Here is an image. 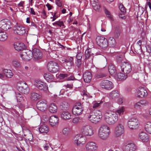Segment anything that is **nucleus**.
<instances>
[{
    "instance_id": "1",
    "label": "nucleus",
    "mask_w": 151,
    "mask_h": 151,
    "mask_svg": "<svg viewBox=\"0 0 151 151\" xmlns=\"http://www.w3.org/2000/svg\"><path fill=\"white\" fill-rule=\"evenodd\" d=\"M104 118L105 121L110 124H114L118 119L117 114L115 111L111 110L106 111L104 113Z\"/></svg>"
},
{
    "instance_id": "2",
    "label": "nucleus",
    "mask_w": 151,
    "mask_h": 151,
    "mask_svg": "<svg viewBox=\"0 0 151 151\" xmlns=\"http://www.w3.org/2000/svg\"><path fill=\"white\" fill-rule=\"evenodd\" d=\"M102 117L101 112L96 110L94 112H91L88 116V119L91 122L95 124L99 122Z\"/></svg>"
},
{
    "instance_id": "3",
    "label": "nucleus",
    "mask_w": 151,
    "mask_h": 151,
    "mask_svg": "<svg viewBox=\"0 0 151 151\" xmlns=\"http://www.w3.org/2000/svg\"><path fill=\"white\" fill-rule=\"evenodd\" d=\"M81 131L82 135L85 136H91L94 133L93 128L89 125H86L82 127Z\"/></svg>"
},
{
    "instance_id": "4",
    "label": "nucleus",
    "mask_w": 151,
    "mask_h": 151,
    "mask_svg": "<svg viewBox=\"0 0 151 151\" xmlns=\"http://www.w3.org/2000/svg\"><path fill=\"white\" fill-rule=\"evenodd\" d=\"M83 110V105L80 102L76 103L72 109L73 114L75 116H78L82 114Z\"/></svg>"
},
{
    "instance_id": "5",
    "label": "nucleus",
    "mask_w": 151,
    "mask_h": 151,
    "mask_svg": "<svg viewBox=\"0 0 151 151\" xmlns=\"http://www.w3.org/2000/svg\"><path fill=\"white\" fill-rule=\"evenodd\" d=\"M128 127L131 129L137 128L139 125V122L137 118H132L129 120L127 122Z\"/></svg>"
},
{
    "instance_id": "6",
    "label": "nucleus",
    "mask_w": 151,
    "mask_h": 151,
    "mask_svg": "<svg viewBox=\"0 0 151 151\" xmlns=\"http://www.w3.org/2000/svg\"><path fill=\"white\" fill-rule=\"evenodd\" d=\"M35 85L39 90L43 92H47L48 91L47 84L41 81H36L35 82Z\"/></svg>"
},
{
    "instance_id": "7",
    "label": "nucleus",
    "mask_w": 151,
    "mask_h": 151,
    "mask_svg": "<svg viewBox=\"0 0 151 151\" xmlns=\"http://www.w3.org/2000/svg\"><path fill=\"white\" fill-rule=\"evenodd\" d=\"M85 149L86 151H98V146L96 143L89 141L86 144Z\"/></svg>"
},
{
    "instance_id": "8",
    "label": "nucleus",
    "mask_w": 151,
    "mask_h": 151,
    "mask_svg": "<svg viewBox=\"0 0 151 151\" xmlns=\"http://www.w3.org/2000/svg\"><path fill=\"white\" fill-rule=\"evenodd\" d=\"M124 132V126L121 124L117 125L115 127L114 133L116 137H120L122 135Z\"/></svg>"
},
{
    "instance_id": "9",
    "label": "nucleus",
    "mask_w": 151,
    "mask_h": 151,
    "mask_svg": "<svg viewBox=\"0 0 151 151\" xmlns=\"http://www.w3.org/2000/svg\"><path fill=\"white\" fill-rule=\"evenodd\" d=\"M97 44L102 48H105L108 46V42L106 39L104 37L98 36L96 38Z\"/></svg>"
},
{
    "instance_id": "10",
    "label": "nucleus",
    "mask_w": 151,
    "mask_h": 151,
    "mask_svg": "<svg viewBox=\"0 0 151 151\" xmlns=\"http://www.w3.org/2000/svg\"><path fill=\"white\" fill-rule=\"evenodd\" d=\"M10 22L7 19H4L0 21V28L4 30H7L11 27Z\"/></svg>"
},
{
    "instance_id": "11",
    "label": "nucleus",
    "mask_w": 151,
    "mask_h": 151,
    "mask_svg": "<svg viewBox=\"0 0 151 151\" xmlns=\"http://www.w3.org/2000/svg\"><path fill=\"white\" fill-rule=\"evenodd\" d=\"M47 68L49 71L53 73L57 72L59 70L58 64L53 62H50L48 63Z\"/></svg>"
},
{
    "instance_id": "12",
    "label": "nucleus",
    "mask_w": 151,
    "mask_h": 151,
    "mask_svg": "<svg viewBox=\"0 0 151 151\" xmlns=\"http://www.w3.org/2000/svg\"><path fill=\"white\" fill-rule=\"evenodd\" d=\"M100 86L101 88L106 90H110L113 87V85L112 83L107 80L102 81L100 83Z\"/></svg>"
},
{
    "instance_id": "13",
    "label": "nucleus",
    "mask_w": 151,
    "mask_h": 151,
    "mask_svg": "<svg viewBox=\"0 0 151 151\" xmlns=\"http://www.w3.org/2000/svg\"><path fill=\"white\" fill-rule=\"evenodd\" d=\"M37 109L41 111H45L47 108V102L45 100H40L36 104Z\"/></svg>"
},
{
    "instance_id": "14",
    "label": "nucleus",
    "mask_w": 151,
    "mask_h": 151,
    "mask_svg": "<svg viewBox=\"0 0 151 151\" xmlns=\"http://www.w3.org/2000/svg\"><path fill=\"white\" fill-rule=\"evenodd\" d=\"M13 30L15 34L20 35H24L27 31L25 28L21 25L15 26Z\"/></svg>"
},
{
    "instance_id": "15",
    "label": "nucleus",
    "mask_w": 151,
    "mask_h": 151,
    "mask_svg": "<svg viewBox=\"0 0 151 151\" xmlns=\"http://www.w3.org/2000/svg\"><path fill=\"white\" fill-rule=\"evenodd\" d=\"M121 68L122 72L127 74L129 73L132 70L130 64L128 63L125 62L122 63Z\"/></svg>"
},
{
    "instance_id": "16",
    "label": "nucleus",
    "mask_w": 151,
    "mask_h": 151,
    "mask_svg": "<svg viewBox=\"0 0 151 151\" xmlns=\"http://www.w3.org/2000/svg\"><path fill=\"white\" fill-rule=\"evenodd\" d=\"M21 86H19L18 91L24 94H27L29 93V89L27 85L25 82L21 83Z\"/></svg>"
},
{
    "instance_id": "17",
    "label": "nucleus",
    "mask_w": 151,
    "mask_h": 151,
    "mask_svg": "<svg viewBox=\"0 0 151 151\" xmlns=\"http://www.w3.org/2000/svg\"><path fill=\"white\" fill-rule=\"evenodd\" d=\"M147 91L144 88H139L136 91V95L138 97H145L147 95Z\"/></svg>"
},
{
    "instance_id": "18",
    "label": "nucleus",
    "mask_w": 151,
    "mask_h": 151,
    "mask_svg": "<svg viewBox=\"0 0 151 151\" xmlns=\"http://www.w3.org/2000/svg\"><path fill=\"white\" fill-rule=\"evenodd\" d=\"M32 51L33 57L35 60H38L42 58V53L39 50L35 48L33 49Z\"/></svg>"
},
{
    "instance_id": "19",
    "label": "nucleus",
    "mask_w": 151,
    "mask_h": 151,
    "mask_svg": "<svg viewBox=\"0 0 151 151\" xmlns=\"http://www.w3.org/2000/svg\"><path fill=\"white\" fill-rule=\"evenodd\" d=\"M74 142L77 145L83 144L85 142V138L80 135H77L73 139Z\"/></svg>"
},
{
    "instance_id": "20",
    "label": "nucleus",
    "mask_w": 151,
    "mask_h": 151,
    "mask_svg": "<svg viewBox=\"0 0 151 151\" xmlns=\"http://www.w3.org/2000/svg\"><path fill=\"white\" fill-rule=\"evenodd\" d=\"M73 60L72 57H70L66 59H64L62 60L61 61L65 66L71 67L73 64Z\"/></svg>"
},
{
    "instance_id": "21",
    "label": "nucleus",
    "mask_w": 151,
    "mask_h": 151,
    "mask_svg": "<svg viewBox=\"0 0 151 151\" xmlns=\"http://www.w3.org/2000/svg\"><path fill=\"white\" fill-rule=\"evenodd\" d=\"M49 122L50 125L54 127L57 125L58 123V118L55 116H51L49 119Z\"/></svg>"
},
{
    "instance_id": "22",
    "label": "nucleus",
    "mask_w": 151,
    "mask_h": 151,
    "mask_svg": "<svg viewBox=\"0 0 151 151\" xmlns=\"http://www.w3.org/2000/svg\"><path fill=\"white\" fill-rule=\"evenodd\" d=\"M135 149L134 144L131 143H128L124 147V151H134Z\"/></svg>"
},
{
    "instance_id": "23",
    "label": "nucleus",
    "mask_w": 151,
    "mask_h": 151,
    "mask_svg": "<svg viewBox=\"0 0 151 151\" xmlns=\"http://www.w3.org/2000/svg\"><path fill=\"white\" fill-rule=\"evenodd\" d=\"M14 47L16 50L19 51L24 49L25 46L23 43L16 42L14 44Z\"/></svg>"
},
{
    "instance_id": "24",
    "label": "nucleus",
    "mask_w": 151,
    "mask_h": 151,
    "mask_svg": "<svg viewBox=\"0 0 151 151\" xmlns=\"http://www.w3.org/2000/svg\"><path fill=\"white\" fill-rule=\"evenodd\" d=\"M92 77V75L91 72L88 71L86 72L83 74V79L86 83L89 82Z\"/></svg>"
},
{
    "instance_id": "25",
    "label": "nucleus",
    "mask_w": 151,
    "mask_h": 151,
    "mask_svg": "<svg viewBox=\"0 0 151 151\" xmlns=\"http://www.w3.org/2000/svg\"><path fill=\"white\" fill-rule=\"evenodd\" d=\"M148 104V102L145 100L140 101L135 104L134 105V107L136 109L140 108L142 106H145Z\"/></svg>"
},
{
    "instance_id": "26",
    "label": "nucleus",
    "mask_w": 151,
    "mask_h": 151,
    "mask_svg": "<svg viewBox=\"0 0 151 151\" xmlns=\"http://www.w3.org/2000/svg\"><path fill=\"white\" fill-rule=\"evenodd\" d=\"M41 97V95L38 93L32 91L30 93V98L32 101H36L39 99Z\"/></svg>"
},
{
    "instance_id": "27",
    "label": "nucleus",
    "mask_w": 151,
    "mask_h": 151,
    "mask_svg": "<svg viewBox=\"0 0 151 151\" xmlns=\"http://www.w3.org/2000/svg\"><path fill=\"white\" fill-rule=\"evenodd\" d=\"M139 138L143 142H147L149 140V137L146 133L142 132L139 134Z\"/></svg>"
},
{
    "instance_id": "28",
    "label": "nucleus",
    "mask_w": 151,
    "mask_h": 151,
    "mask_svg": "<svg viewBox=\"0 0 151 151\" xmlns=\"http://www.w3.org/2000/svg\"><path fill=\"white\" fill-rule=\"evenodd\" d=\"M61 118L64 120L70 119L71 117L70 114L68 111H63L61 114Z\"/></svg>"
},
{
    "instance_id": "29",
    "label": "nucleus",
    "mask_w": 151,
    "mask_h": 151,
    "mask_svg": "<svg viewBox=\"0 0 151 151\" xmlns=\"http://www.w3.org/2000/svg\"><path fill=\"white\" fill-rule=\"evenodd\" d=\"M109 127L106 125H102L100 127L98 133H109Z\"/></svg>"
},
{
    "instance_id": "30",
    "label": "nucleus",
    "mask_w": 151,
    "mask_h": 151,
    "mask_svg": "<svg viewBox=\"0 0 151 151\" xmlns=\"http://www.w3.org/2000/svg\"><path fill=\"white\" fill-rule=\"evenodd\" d=\"M115 77H117L120 80H125L127 77V74L124 73L119 72L116 74Z\"/></svg>"
},
{
    "instance_id": "31",
    "label": "nucleus",
    "mask_w": 151,
    "mask_h": 151,
    "mask_svg": "<svg viewBox=\"0 0 151 151\" xmlns=\"http://www.w3.org/2000/svg\"><path fill=\"white\" fill-rule=\"evenodd\" d=\"M8 35L5 32L0 30V41H4L6 40Z\"/></svg>"
},
{
    "instance_id": "32",
    "label": "nucleus",
    "mask_w": 151,
    "mask_h": 151,
    "mask_svg": "<svg viewBox=\"0 0 151 151\" xmlns=\"http://www.w3.org/2000/svg\"><path fill=\"white\" fill-rule=\"evenodd\" d=\"M3 73L8 78H12L13 75L12 71L10 69H4L3 70Z\"/></svg>"
},
{
    "instance_id": "33",
    "label": "nucleus",
    "mask_w": 151,
    "mask_h": 151,
    "mask_svg": "<svg viewBox=\"0 0 151 151\" xmlns=\"http://www.w3.org/2000/svg\"><path fill=\"white\" fill-rule=\"evenodd\" d=\"M109 135V133H98L99 138L103 140L106 139Z\"/></svg>"
},
{
    "instance_id": "34",
    "label": "nucleus",
    "mask_w": 151,
    "mask_h": 151,
    "mask_svg": "<svg viewBox=\"0 0 151 151\" xmlns=\"http://www.w3.org/2000/svg\"><path fill=\"white\" fill-rule=\"evenodd\" d=\"M145 128L147 132L151 134V121H147L146 122Z\"/></svg>"
},
{
    "instance_id": "35",
    "label": "nucleus",
    "mask_w": 151,
    "mask_h": 151,
    "mask_svg": "<svg viewBox=\"0 0 151 151\" xmlns=\"http://www.w3.org/2000/svg\"><path fill=\"white\" fill-rule=\"evenodd\" d=\"M44 78L48 82H51L54 80L53 75L49 73L45 74Z\"/></svg>"
},
{
    "instance_id": "36",
    "label": "nucleus",
    "mask_w": 151,
    "mask_h": 151,
    "mask_svg": "<svg viewBox=\"0 0 151 151\" xmlns=\"http://www.w3.org/2000/svg\"><path fill=\"white\" fill-rule=\"evenodd\" d=\"M109 72L112 76L115 77L116 75V70L114 66L112 65H110L109 67Z\"/></svg>"
},
{
    "instance_id": "37",
    "label": "nucleus",
    "mask_w": 151,
    "mask_h": 151,
    "mask_svg": "<svg viewBox=\"0 0 151 151\" xmlns=\"http://www.w3.org/2000/svg\"><path fill=\"white\" fill-rule=\"evenodd\" d=\"M39 130L41 133H47L49 131L48 127L46 125L41 126L39 129Z\"/></svg>"
},
{
    "instance_id": "38",
    "label": "nucleus",
    "mask_w": 151,
    "mask_h": 151,
    "mask_svg": "<svg viewBox=\"0 0 151 151\" xmlns=\"http://www.w3.org/2000/svg\"><path fill=\"white\" fill-rule=\"evenodd\" d=\"M119 92L117 91H113L111 92L110 96L113 99H115L119 96Z\"/></svg>"
},
{
    "instance_id": "39",
    "label": "nucleus",
    "mask_w": 151,
    "mask_h": 151,
    "mask_svg": "<svg viewBox=\"0 0 151 151\" xmlns=\"http://www.w3.org/2000/svg\"><path fill=\"white\" fill-rule=\"evenodd\" d=\"M12 64L15 68H20L21 66L19 62L16 60H14L12 61Z\"/></svg>"
},
{
    "instance_id": "40",
    "label": "nucleus",
    "mask_w": 151,
    "mask_h": 151,
    "mask_svg": "<svg viewBox=\"0 0 151 151\" xmlns=\"http://www.w3.org/2000/svg\"><path fill=\"white\" fill-rule=\"evenodd\" d=\"M49 109L50 112L55 113L57 111V107L54 104H51L49 106Z\"/></svg>"
},
{
    "instance_id": "41",
    "label": "nucleus",
    "mask_w": 151,
    "mask_h": 151,
    "mask_svg": "<svg viewBox=\"0 0 151 151\" xmlns=\"http://www.w3.org/2000/svg\"><path fill=\"white\" fill-rule=\"evenodd\" d=\"M82 120V118L76 117L73 118L72 119V122L75 124H77L81 122Z\"/></svg>"
},
{
    "instance_id": "42",
    "label": "nucleus",
    "mask_w": 151,
    "mask_h": 151,
    "mask_svg": "<svg viewBox=\"0 0 151 151\" xmlns=\"http://www.w3.org/2000/svg\"><path fill=\"white\" fill-rule=\"evenodd\" d=\"M112 47H114L116 45L115 41L113 37H110L108 39V44Z\"/></svg>"
},
{
    "instance_id": "43",
    "label": "nucleus",
    "mask_w": 151,
    "mask_h": 151,
    "mask_svg": "<svg viewBox=\"0 0 151 151\" xmlns=\"http://www.w3.org/2000/svg\"><path fill=\"white\" fill-rule=\"evenodd\" d=\"M20 56L22 59L26 61L29 60L28 57H27V52L23 51L21 53Z\"/></svg>"
},
{
    "instance_id": "44",
    "label": "nucleus",
    "mask_w": 151,
    "mask_h": 151,
    "mask_svg": "<svg viewBox=\"0 0 151 151\" xmlns=\"http://www.w3.org/2000/svg\"><path fill=\"white\" fill-rule=\"evenodd\" d=\"M105 13L106 14L107 17L111 21H114V19L112 15L111 14V13L107 9L105 10Z\"/></svg>"
},
{
    "instance_id": "45",
    "label": "nucleus",
    "mask_w": 151,
    "mask_h": 151,
    "mask_svg": "<svg viewBox=\"0 0 151 151\" xmlns=\"http://www.w3.org/2000/svg\"><path fill=\"white\" fill-rule=\"evenodd\" d=\"M85 55L86 58H88L92 54L95 55V53H92L91 52V49H87L85 52Z\"/></svg>"
},
{
    "instance_id": "46",
    "label": "nucleus",
    "mask_w": 151,
    "mask_h": 151,
    "mask_svg": "<svg viewBox=\"0 0 151 151\" xmlns=\"http://www.w3.org/2000/svg\"><path fill=\"white\" fill-rule=\"evenodd\" d=\"M70 131V130L69 128L65 127L63 129L62 133L64 135L67 136L69 134Z\"/></svg>"
},
{
    "instance_id": "47",
    "label": "nucleus",
    "mask_w": 151,
    "mask_h": 151,
    "mask_svg": "<svg viewBox=\"0 0 151 151\" xmlns=\"http://www.w3.org/2000/svg\"><path fill=\"white\" fill-rule=\"evenodd\" d=\"M125 111V108L124 106H122L118 109L115 112L117 113L119 115L121 116L123 114Z\"/></svg>"
},
{
    "instance_id": "48",
    "label": "nucleus",
    "mask_w": 151,
    "mask_h": 151,
    "mask_svg": "<svg viewBox=\"0 0 151 151\" xmlns=\"http://www.w3.org/2000/svg\"><path fill=\"white\" fill-rule=\"evenodd\" d=\"M43 142L44 143L43 147L44 149L45 150H47L49 148L50 146L49 142L46 141H44Z\"/></svg>"
},
{
    "instance_id": "49",
    "label": "nucleus",
    "mask_w": 151,
    "mask_h": 151,
    "mask_svg": "<svg viewBox=\"0 0 151 151\" xmlns=\"http://www.w3.org/2000/svg\"><path fill=\"white\" fill-rule=\"evenodd\" d=\"M62 107L63 110H67L70 108V106L67 103H64L62 105Z\"/></svg>"
},
{
    "instance_id": "50",
    "label": "nucleus",
    "mask_w": 151,
    "mask_h": 151,
    "mask_svg": "<svg viewBox=\"0 0 151 151\" xmlns=\"http://www.w3.org/2000/svg\"><path fill=\"white\" fill-rule=\"evenodd\" d=\"M102 103L103 101H98V102L94 101L93 102V108H95L99 107Z\"/></svg>"
},
{
    "instance_id": "51",
    "label": "nucleus",
    "mask_w": 151,
    "mask_h": 151,
    "mask_svg": "<svg viewBox=\"0 0 151 151\" xmlns=\"http://www.w3.org/2000/svg\"><path fill=\"white\" fill-rule=\"evenodd\" d=\"M70 74L69 73L66 74H60L58 75V77L60 79H63L67 78V77L69 76Z\"/></svg>"
},
{
    "instance_id": "52",
    "label": "nucleus",
    "mask_w": 151,
    "mask_h": 151,
    "mask_svg": "<svg viewBox=\"0 0 151 151\" xmlns=\"http://www.w3.org/2000/svg\"><path fill=\"white\" fill-rule=\"evenodd\" d=\"M93 7L94 10L97 11H99L100 9V6L99 3H97L95 4H93L92 5Z\"/></svg>"
},
{
    "instance_id": "53",
    "label": "nucleus",
    "mask_w": 151,
    "mask_h": 151,
    "mask_svg": "<svg viewBox=\"0 0 151 151\" xmlns=\"http://www.w3.org/2000/svg\"><path fill=\"white\" fill-rule=\"evenodd\" d=\"M119 7L121 12L124 14L126 12L125 8L122 3H120L119 4Z\"/></svg>"
},
{
    "instance_id": "54",
    "label": "nucleus",
    "mask_w": 151,
    "mask_h": 151,
    "mask_svg": "<svg viewBox=\"0 0 151 151\" xmlns=\"http://www.w3.org/2000/svg\"><path fill=\"white\" fill-rule=\"evenodd\" d=\"M16 98L18 102H22L24 100L23 97L21 96L19 93L17 95Z\"/></svg>"
},
{
    "instance_id": "55",
    "label": "nucleus",
    "mask_w": 151,
    "mask_h": 151,
    "mask_svg": "<svg viewBox=\"0 0 151 151\" xmlns=\"http://www.w3.org/2000/svg\"><path fill=\"white\" fill-rule=\"evenodd\" d=\"M106 76V75L101 73H98L95 75V77L97 78H100Z\"/></svg>"
},
{
    "instance_id": "56",
    "label": "nucleus",
    "mask_w": 151,
    "mask_h": 151,
    "mask_svg": "<svg viewBox=\"0 0 151 151\" xmlns=\"http://www.w3.org/2000/svg\"><path fill=\"white\" fill-rule=\"evenodd\" d=\"M26 52L27 55V57H28V58H29V60L32 58H33L32 52L30 50H27Z\"/></svg>"
},
{
    "instance_id": "57",
    "label": "nucleus",
    "mask_w": 151,
    "mask_h": 151,
    "mask_svg": "<svg viewBox=\"0 0 151 151\" xmlns=\"http://www.w3.org/2000/svg\"><path fill=\"white\" fill-rule=\"evenodd\" d=\"M147 51L150 54L151 52V44H148L146 46Z\"/></svg>"
},
{
    "instance_id": "58",
    "label": "nucleus",
    "mask_w": 151,
    "mask_h": 151,
    "mask_svg": "<svg viewBox=\"0 0 151 151\" xmlns=\"http://www.w3.org/2000/svg\"><path fill=\"white\" fill-rule=\"evenodd\" d=\"M55 3L56 4L58 7H62V3L60 0H55Z\"/></svg>"
},
{
    "instance_id": "59",
    "label": "nucleus",
    "mask_w": 151,
    "mask_h": 151,
    "mask_svg": "<svg viewBox=\"0 0 151 151\" xmlns=\"http://www.w3.org/2000/svg\"><path fill=\"white\" fill-rule=\"evenodd\" d=\"M27 138L28 141H32L33 139V137L32 134L29 132L28 134Z\"/></svg>"
},
{
    "instance_id": "60",
    "label": "nucleus",
    "mask_w": 151,
    "mask_h": 151,
    "mask_svg": "<svg viewBox=\"0 0 151 151\" xmlns=\"http://www.w3.org/2000/svg\"><path fill=\"white\" fill-rule=\"evenodd\" d=\"M82 54L81 52L78 53L76 56V59H81L82 58Z\"/></svg>"
},
{
    "instance_id": "61",
    "label": "nucleus",
    "mask_w": 151,
    "mask_h": 151,
    "mask_svg": "<svg viewBox=\"0 0 151 151\" xmlns=\"http://www.w3.org/2000/svg\"><path fill=\"white\" fill-rule=\"evenodd\" d=\"M56 23H57V25H58L60 27L64 26V24L62 21H57V22Z\"/></svg>"
},
{
    "instance_id": "62",
    "label": "nucleus",
    "mask_w": 151,
    "mask_h": 151,
    "mask_svg": "<svg viewBox=\"0 0 151 151\" xmlns=\"http://www.w3.org/2000/svg\"><path fill=\"white\" fill-rule=\"evenodd\" d=\"M76 65L78 67H79L81 64V59H77L76 62Z\"/></svg>"
},
{
    "instance_id": "63",
    "label": "nucleus",
    "mask_w": 151,
    "mask_h": 151,
    "mask_svg": "<svg viewBox=\"0 0 151 151\" xmlns=\"http://www.w3.org/2000/svg\"><path fill=\"white\" fill-rule=\"evenodd\" d=\"M90 1L92 5L93 4H95L97 3H99L98 0H91Z\"/></svg>"
},
{
    "instance_id": "64",
    "label": "nucleus",
    "mask_w": 151,
    "mask_h": 151,
    "mask_svg": "<svg viewBox=\"0 0 151 151\" xmlns=\"http://www.w3.org/2000/svg\"><path fill=\"white\" fill-rule=\"evenodd\" d=\"M74 78V76H71L70 77H67V78L66 79V80L67 81H71V80H73Z\"/></svg>"
}]
</instances>
